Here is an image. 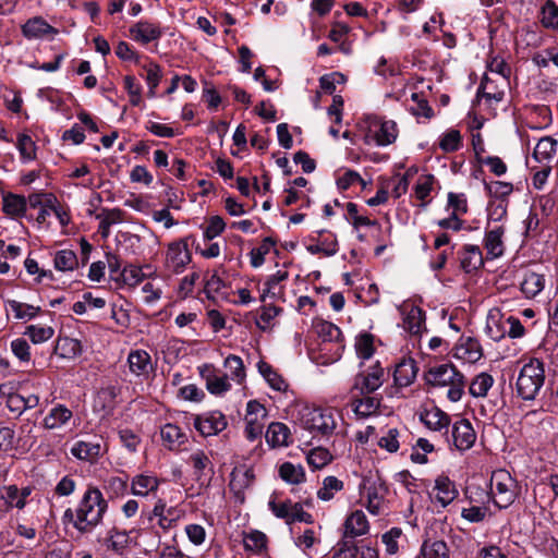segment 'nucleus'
Segmentation results:
<instances>
[{
    "label": "nucleus",
    "instance_id": "a19ab883",
    "mask_svg": "<svg viewBox=\"0 0 558 558\" xmlns=\"http://www.w3.org/2000/svg\"><path fill=\"white\" fill-rule=\"evenodd\" d=\"M7 311H12L16 319L29 320L37 316L40 312L39 306L21 303L15 300H9L5 303Z\"/></svg>",
    "mask_w": 558,
    "mask_h": 558
},
{
    "label": "nucleus",
    "instance_id": "052dcab7",
    "mask_svg": "<svg viewBox=\"0 0 558 558\" xmlns=\"http://www.w3.org/2000/svg\"><path fill=\"white\" fill-rule=\"evenodd\" d=\"M124 88L130 96L132 106H138L142 101V86L133 75H126L123 78Z\"/></svg>",
    "mask_w": 558,
    "mask_h": 558
},
{
    "label": "nucleus",
    "instance_id": "680f3d73",
    "mask_svg": "<svg viewBox=\"0 0 558 558\" xmlns=\"http://www.w3.org/2000/svg\"><path fill=\"white\" fill-rule=\"evenodd\" d=\"M184 532L187 536V539L194 546H202L205 543L206 537H207L205 527L197 523L186 524L184 527Z\"/></svg>",
    "mask_w": 558,
    "mask_h": 558
},
{
    "label": "nucleus",
    "instance_id": "6e6d98bb",
    "mask_svg": "<svg viewBox=\"0 0 558 558\" xmlns=\"http://www.w3.org/2000/svg\"><path fill=\"white\" fill-rule=\"evenodd\" d=\"M435 178L432 174L421 175L414 187V195L422 202V205H426L427 198L433 190Z\"/></svg>",
    "mask_w": 558,
    "mask_h": 558
},
{
    "label": "nucleus",
    "instance_id": "f257e3e1",
    "mask_svg": "<svg viewBox=\"0 0 558 558\" xmlns=\"http://www.w3.org/2000/svg\"><path fill=\"white\" fill-rule=\"evenodd\" d=\"M107 508L108 504L101 492L96 487H88L75 508L74 529L81 534L90 533L101 523Z\"/></svg>",
    "mask_w": 558,
    "mask_h": 558
},
{
    "label": "nucleus",
    "instance_id": "4d7b16f0",
    "mask_svg": "<svg viewBox=\"0 0 558 558\" xmlns=\"http://www.w3.org/2000/svg\"><path fill=\"white\" fill-rule=\"evenodd\" d=\"M401 536L402 530L400 527H391L381 535V543L387 555L392 556L399 553V539Z\"/></svg>",
    "mask_w": 558,
    "mask_h": 558
},
{
    "label": "nucleus",
    "instance_id": "603ef678",
    "mask_svg": "<svg viewBox=\"0 0 558 558\" xmlns=\"http://www.w3.org/2000/svg\"><path fill=\"white\" fill-rule=\"evenodd\" d=\"M16 147L23 162H28L36 158V144L29 135L20 134L17 136Z\"/></svg>",
    "mask_w": 558,
    "mask_h": 558
},
{
    "label": "nucleus",
    "instance_id": "37998d69",
    "mask_svg": "<svg viewBox=\"0 0 558 558\" xmlns=\"http://www.w3.org/2000/svg\"><path fill=\"white\" fill-rule=\"evenodd\" d=\"M130 544V534L126 531L112 529L107 538V548L117 554H122Z\"/></svg>",
    "mask_w": 558,
    "mask_h": 558
},
{
    "label": "nucleus",
    "instance_id": "3c124183",
    "mask_svg": "<svg viewBox=\"0 0 558 558\" xmlns=\"http://www.w3.org/2000/svg\"><path fill=\"white\" fill-rule=\"evenodd\" d=\"M143 69L146 71L145 81L148 86V96L155 97L156 88L158 87L162 77L161 68L155 62H149L148 64H145Z\"/></svg>",
    "mask_w": 558,
    "mask_h": 558
},
{
    "label": "nucleus",
    "instance_id": "aec40b11",
    "mask_svg": "<svg viewBox=\"0 0 558 558\" xmlns=\"http://www.w3.org/2000/svg\"><path fill=\"white\" fill-rule=\"evenodd\" d=\"M558 148V141L551 136L542 137L533 151L532 158L541 165H550Z\"/></svg>",
    "mask_w": 558,
    "mask_h": 558
},
{
    "label": "nucleus",
    "instance_id": "79ce46f5",
    "mask_svg": "<svg viewBox=\"0 0 558 558\" xmlns=\"http://www.w3.org/2000/svg\"><path fill=\"white\" fill-rule=\"evenodd\" d=\"M288 278L287 271L278 270L276 274L268 277L264 283V288L260 294V301L265 302L267 298H276L279 292V284Z\"/></svg>",
    "mask_w": 558,
    "mask_h": 558
},
{
    "label": "nucleus",
    "instance_id": "7c9ffc66",
    "mask_svg": "<svg viewBox=\"0 0 558 558\" xmlns=\"http://www.w3.org/2000/svg\"><path fill=\"white\" fill-rule=\"evenodd\" d=\"M22 33L26 38L35 39L44 37L48 34H56L57 31L51 25H49L43 17L36 16L29 19L22 26Z\"/></svg>",
    "mask_w": 558,
    "mask_h": 558
},
{
    "label": "nucleus",
    "instance_id": "ddd939ff",
    "mask_svg": "<svg viewBox=\"0 0 558 558\" xmlns=\"http://www.w3.org/2000/svg\"><path fill=\"white\" fill-rule=\"evenodd\" d=\"M476 433L470 421L462 418L452 425V441L459 451H465L473 447Z\"/></svg>",
    "mask_w": 558,
    "mask_h": 558
},
{
    "label": "nucleus",
    "instance_id": "9d476101",
    "mask_svg": "<svg viewBox=\"0 0 558 558\" xmlns=\"http://www.w3.org/2000/svg\"><path fill=\"white\" fill-rule=\"evenodd\" d=\"M129 33L134 41L141 45H147L151 41L159 40L163 35V28L158 22L140 20L130 27Z\"/></svg>",
    "mask_w": 558,
    "mask_h": 558
},
{
    "label": "nucleus",
    "instance_id": "bf43d9fd",
    "mask_svg": "<svg viewBox=\"0 0 558 558\" xmlns=\"http://www.w3.org/2000/svg\"><path fill=\"white\" fill-rule=\"evenodd\" d=\"M355 351L360 359L368 360L374 354L373 336L364 333L357 337Z\"/></svg>",
    "mask_w": 558,
    "mask_h": 558
},
{
    "label": "nucleus",
    "instance_id": "9b49d317",
    "mask_svg": "<svg viewBox=\"0 0 558 558\" xmlns=\"http://www.w3.org/2000/svg\"><path fill=\"white\" fill-rule=\"evenodd\" d=\"M187 464L192 466L193 476L197 483L201 485L209 483L215 471L214 464L205 451L201 449L193 451L187 459Z\"/></svg>",
    "mask_w": 558,
    "mask_h": 558
},
{
    "label": "nucleus",
    "instance_id": "cd10ccee",
    "mask_svg": "<svg viewBox=\"0 0 558 558\" xmlns=\"http://www.w3.org/2000/svg\"><path fill=\"white\" fill-rule=\"evenodd\" d=\"M380 399L371 395H364L361 399H355L350 407L356 418H366L378 412Z\"/></svg>",
    "mask_w": 558,
    "mask_h": 558
},
{
    "label": "nucleus",
    "instance_id": "864d4df0",
    "mask_svg": "<svg viewBox=\"0 0 558 558\" xmlns=\"http://www.w3.org/2000/svg\"><path fill=\"white\" fill-rule=\"evenodd\" d=\"M485 190L496 201H507V197L513 191V185L510 182L504 181L485 182Z\"/></svg>",
    "mask_w": 558,
    "mask_h": 558
},
{
    "label": "nucleus",
    "instance_id": "338daca9",
    "mask_svg": "<svg viewBox=\"0 0 558 558\" xmlns=\"http://www.w3.org/2000/svg\"><path fill=\"white\" fill-rule=\"evenodd\" d=\"M478 94H481L483 97H485L488 100H495V101H501L504 98V92L497 90L493 86V82L490 78L485 75L480 87H478Z\"/></svg>",
    "mask_w": 558,
    "mask_h": 558
},
{
    "label": "nucleus",
    "instance_id": "a211bd4d",
    "mask_svg": "<svg viewBox=\"0 0 558 558\" xmlns=\"http://www.w3.org/2000/svg\"><path fill=\"white\" fill-rule=\"evenodd\" d=\"M128 364L130 372L138 377H147L153 371L151 357L145 350L131 351L128 356Z\"/></svg>",
    "mask_w": 558,
    "mask_h": 558
},
{
    "label": "nucleus",
    "instance_id": "f704fd0d",
    "mask_svg": "<svg viewBox=\"0 0 558 558\" xmlns=\"http://www.w3.org/2000/svg\"><path fill=\"white\" fill-rule=\"evenodd\" d=\"M403 328L412 335H418L424 327V312L415 305L404 308Z\"/></svg>",
    "mask_w": 558,
    "mask_h": 558
},
{
    "label": "nucleus",
    "instance_id": "0eeeda50",
    "mask_svg": "<svg viewBox=\"0 0 558 558\" xmlns=\"http://www.w3.org/2000/svg\"><path fill=\"white\" fill-rule=\"evenodd\" d=\"M386 380V372L379 362L361 371L354 379V388L362 395H371L383 386Z\"/></svg>",
    "mask_w": 558,
    "mask_h": 558
},
{
    "label": "nucleus",
    "instance_id": "a18cd8bd",
    "mask_svg": "<svg viewBox=\"0 0 558 558\" xmlns=\"http://www.w3.org/2000/svg\"><path fill=\"white\" fill-rule=\"evenodd\" d=\"M494 384V378L488 373H481L471 381L469 391L473 397H485Z\"/></svg>",
    "mask_w": 558,
    "mask_h": 558
},
{
    "label": "nucleus",
    "instance_id": "5fc2aeb1",
    "mask_svg": "<svg viewBox=\"0 0 558 558\" xmlns=\"http://www.w3.org/2000/svg\"><path fill=\"white\" fill-rule=\"evenodd\" d=\"M225 367L229 371L233 380L241 384L245 378L243 361L240 356L230 354L225 359Z\"/></svg>",
    "mask_w": 558,
    "mask_h": 558
},
{
    "label": "nucleus",
    "instance_id": "412c9836",
    "mask_svg": "<svg viewBox=\"0 0 558 558\" xmlns=\"http://www.w3.org/2000/svg\"><path fill=\"white\" fill-rule=\"evenodd\" d=\"M369 530V524L365 513L362 510L353 511L344 521V537L354 538L365 535Z\"/></svg>",
    "mask_w": 558,
    "mask_h": 558
},
{
    "label": "nucleus",
    "instance_id": "69168bd1",
    "mask_svg": "<svg viewBox=\"0 0 558 558\" xmlns=\"http://www.w3.org/2000/svg\"><path fill=\"white\" fill-rule=\"evenodd\" d=\"M225 228L226 223L220 216L210 217L204 230V239L207 241L215 239L225 231Z\"/></svg>",
    "mask_w": 558,
    "mask_h": 558
},
{
    "label": "nucleus",
    "instance_id": "6e6552de",
    "mask_svg": "<svg viewBox=\"0 0 558 558\" xmlns=\"http://www.w3.org/2000/svg\"><path fill=\"white\" fill-rule=\"evenodd\" d=\"M192 255L186 240H179L168 245L165 266L168 271L181 274L191 263Z\"/></svg>",
    "mask_w": 558,
    "mask_h": 558
},
{
    "label": "nucleus",
    "instance_id": "4c0bfd02",
    "mask_svg": "<svg viewBox=\"0 0 558 558\" xmlns=\"http://www.w3.org/2000/svg\"><path fill=\"white\" fill-rule=\"evenodd\" d=\"M280 477L289 484H300L305 481V472L302 465L284 462L279 468Z\"/></svg>",
    "mask_w": 558,
    "mask_h": 558
},
{
    "label": "nucleus",
    "instance_id": "b1692460",
    "mask_svg": "<svg viewBox=\"0 0 558 558\" xmlns=\"http://www.w3.org/2000/svg\"><path fill=\"white\" fill-rule=\"evenodd\" d=\"M163 446L169 450H179L187 441L186 434L177 425L168 423L160 429Z\"/></svg>",
    "mask_w": 558,
    "mask_h": 558
},
{
    "label": "nucleus",
    "instance_id": "c03bdc74",
    "mask_svg": "<svg viewBox=\"0 0 558 558\" xmlns=\"http://www.w3.org/2000/svg\"><path fill=\"white\" fill-rule=\"evenodd\" d=\"M417 558H449V549L444 541L424 542Z\"/></svg>",
    "mask_w": 558,
    "mask_h": 558
},
{
    "label": "nucleus",
    "instance_id": "393cba45",
    "mask_svg": "<svg viewBox=\"0 0 558 558\" xmlns=\"http://www.w3.org/2000/svg\"><path fill=\"white\" fill-rule=\"evenodd\" d=\"M266 441L272 447H287L291 442L290 428L280 422L271 423L266 430Z\"/></svg>",
    "mask_w": 558,
    "mask_h": 558
},
{
    "label": "nucleus",
    "instance_id": "ea45409f",
    "mask_svg": "<svg viewBox=\"0 0 558 558\" xmlns=\"http://www.w3.org/2000/svg\"><path fill=\"white\" fill-rule=\"evenodd\" d=\"M306 461L313 470H320L332 461V454L324 447H315L306 453Z\"/></svg>",
    "mask_w": 558,
    "mask_h": 558
},
{
    "label": "nucleus",
    "instance_id": "8fccbe9b",
    "mask_svg": "<svg viewBox=\"0 0 558 558\" xmlns=\"http://www.w3.org/2000/svg\"><path fill=\"white\" fill-rule=\"evenodd\" d=\"M24 335L27 336L35 344L43 343L51 339L54 329L50 326L29 325L26 327Z\"/></svg>",
    "mask_w": 558,
    "mask_h": 558
},
{
    "label": "nucleus",
    "instance_id": "2f4dec72",
    "mask_svg": "<svg viewBox=\"0 0 558 558\" xmlns=\"http://www.w3.org/2000/svg\"><path fill=\"white\" fill-rule=\"evenodd\" d=\"M545 287V278L543 275L534 272V271H526L523 276V279L520 283L521 292L525 295L527 299H533L537 294H539Z\"/></svg>",
    "mask_w": 558,
    "mask_h": 558
},
{
    "label": "nucleus",
    "instance_id": "39448f33",
    "mask_svg": "<svg viewBox=\"0 0 558 558\" xmlns=\"http://www.w3.org/2000/svg\"><path fill=\"white\" fill-rule=\"evenodd\" d=\"M300 422L305 429L323 437L330 436L337 426L332 409L306 408L301 414Z\"/></svg>",
    "mask_w": 558,
    "mask_h": 558
},
{
    "label": "nucleus",
    "instance_id": "c9c22d12",
    "mask_svg": "<svg viewBox=\"0 0 558 558\" xmlns=\"http://www.w3.org/2000/svg\"><path fill=\"white\" fill-rule=\"evenodd\" d=\"M101 452V446L99 442H93V441H84L80 440L76 441L73 447L71 448V453L80 459V460H86V461H94L96 460Z\"/></svg>",
    "mask_w": 558,
    "mask_h": 558
},
{
    "label": "nucleus",
    "instance_id": "1a4fd4ad",
    "mask_svg": "<svg viewBox=\"0 0 558 558\" xmlns=\"http://www.w3.org/2000/svg\"><path fill=\"white\" fill-rule=\"evenodd\" d=\"M398 137V126L392 120L375 119L368 126L366 140L374 142L377 146H388Z\"/></svg>",
    "mask_w": 558,
    "mask_h": 558
},
{
    "label": "nucleus",
    "instance_id": "49530a36",
    "mask_svg": "<svg viewBox=\"0 0 558 558\" xmlns=\"http://www.w3.org/2000/svg\"><path fill=\"white\" fill-rule=\"evenodd\" d=\"M78 262L76 254L71 250L58 251L54 255L53 265L59 271H70L76 268Z\"/></svg>",
    "mask_w": 558,
    "mask_h": 558
},
{
    "label": "nucleus",
    "instance_id": "6ab92c4d",
    "mask_svg": "<svg viewBox=\"0 0 558 558\" xmlns=\"http://www.w3.org/2000/svg\"><path fill=\"white\" fill-rule=\"evenodd\" d=\"M507 316L500 313L499 310H492L488 313L485 331L486 335L494 341H500L507 336L506 325Z\"/></svg>",
    "mask_w": 558,
    "mask_h": 558
},
{
    "label": "nucleus",
    "instance_id": "c756f323",
    "mask_svg": "<svg viewBox=\"0 0 558 558\" xmlns=\"http://www.w3.org/2000/svg\"><path fill=\"white\" fill-rule=\"evenodd\" d=\"M96 218L99 220L98 231L102 238H108L113 225L123 222L124 211L120 208L102 209Z\"/></svg>",
    "mask_w": 558,
    "mask_h": 558
},
{
    "label": "nucleus",
    "instance_id": "0e129e2a",
    "mask_svg": "<svg viewBox=\"0 0 558 558\" xmlns=\"http://www.w3.org/2000/svg\"><path fill=\"white\" fill-rule=\"evenodd\" d=\"M206 387L213 395H222L228 391L231 385L228 381L227 376H209L206 379Z\"/></svg>",
    "mask_w": 558,
    "mask_h": 558
},
{
    "label": "nucleus",
    "instance_id": "473e14b6",
    "mask_svg": "<svg viewBox=\"0 0 558 558\" xmlns=\"http://www.w3.org/2000/svg\"><path fill=\"white\" fill-rule=\"evenodd\" d=\"M417 368L413 360H405L399 363L393 373L395 384L399 387L410 386L416 378Z\"/></svg>",
    "mask_w": 558,
    "mask_h": 558
},
{
    "label": "nucleus",
    "instance_id": "09e8293b",
    "mask_svg": "<svg viewBox=\"0 0 558 558\" xmlns=\"http://www.w3.org/2000/svg\"><path fill=\"white\" fill-rule=\"evenodd\" d=\"M257 367L262 376L267 380L272 389L277 391H282L286 389L284 380L279 374H277L276 371L272 369L268 363L259 361Z\"/></svg>",
    "mask_w": 558,
    "mask_h": 558
},
{
    "label": "nucleus",
    "instance_id": "de8ad7c7",
    "mask_svg": "<svg viewBox=\"0 0 558 558\" xmlns=\"http://www.w3.org/2000/svg\"><path fill=\"white\" fill-rule=\"evenodd\" d=\"M243 545L246 550L259 554L266 548L267 536L260 531H251L244 534Z\"/></svg>",
    "mask_w": 558,
    "mask_h": 558
},
{
    "label": "nucleus",
    "instance_id": "13d9d810",
    "mask_svg": "<svg viewBox=\"0 0 558 558\" xmlns=\"http://www.w3.org/2000/svg\"><path fill=\"white\" fill-rule=\"evenodd\" d=\"M275 245V242L270 238H266L260 246L253 248L250 252L251 256V265L254 268L260 267L265 262V255L270 251V248Z\"/></svg>",
    "mask_w": 558,
    "mask_h": 558
},
{
    "label": "nucleus",
    "instance_id": "423d86ee",
    "mask_svg": "<svg viewBox=\"0 0 558 558\" xmlns=\"http://www.w3.org/2000/svg\"><path fill=\"white\" fill-rule=\"evenodd\" d=\"M490 494L494 504L500 508H508L517 497V483L506 470L493 472L490 477Z\"/></svg>",
    "mask_w": 558,
    "mask_h": 558
},
{
    "label": "nucleus",
    "instance_id": "dca6fc26",
    "mask_svg": "<svg viewBox=\"0 0 558 558\" xmlns=\"http://www.w3.org/2000/svg\"><path fill=\"white\" fill-rule=\"evenodd\" d=\"M73 418L72 411L64 404L53 405L44 418V427L47 429H63Z\"/></svg>",
    "mask_w": 558,
    "mask_h": 558
},
{
    "label": "nucleus",
    "instance_id": "a878e982",
    "mask_svg": "<svg viewBox=\"0 0 558 558\" xmlns=\"http://www.w3.org/2000/svg\"><path fill=\"white\" fill-rule=\"evenodd\" d=\"M434 492L435 499L441 505V507L448 506L458 496L454 483L447 476H439L436 478Z\"/></svg>",
    "mask_w": 558,
    "mask_h": 558
},
{
    "label": "nucleus",
    "instance_id": "c85d7f7f",
    "mask_svg": "<svg viewBox=\"0 0 558 558\" xmlns=\"http://www.w3.org/2000/svg\"><path fill=\"white\" fill-rule=\"evenodd\" d=\"M538 21L545 29L558 34V4L554 0H546L542 4Z\"/></svg>",
    "mask_w": 558,
    "mask_h": 558
},
{
    "label": "nucleus",
    "instance_id": "2eb2a0df",
    "mask_svg": "<svg viewBox=\"0 0 558 558\" xmlns=\"http://www.w3.org/2000/svg\"><path fill=\"white\" fill-rule=\"evenodd\" d=\"M195 428L204 437L217 435L227 427V420L221 412H211L197 416L194 422Z\"/></svg>",
    "mask_w": 558,
    "mask_h": 558
},
{
    "label": "nucleus",
    "instance_id": "4be33fe9",
    "mask_svg": "<svg viewBox=\"0 0 558 558\" xmlns=\"http://www.w3.org/2000/svg\"><path fill=\"white\" fill-rule=\"evenodd\" d=\"M27 501H23L19 494V487L14 484L0 487V511L9 512L13 508L23 510Z\"/></svg>",
    "mask_w": 558,
    "mask_h": 558
},
{
    "label": "nucleus",
    "instance_id": "4468645a",
    "mask_svg": "<svg viewBox=\"0 0 558 558\" xmlns=\"http://www.w3.org/2000/svg\"><path fill=\"white\" fill-rule=\"evenodd\" d=\"M421 422L430 430L448 433L450 416L438 407L425 408L420 412Z\"/></svg>",
    "mask_w": 558,
    "mask_h": 558
},
{
    "label": "nucleus",
    "instance_id": "f8f14e48",
    "mask_svg": "<svg viewBox=\"0 0 558 558\" xmlns=\"http://www.w3.org/2000/svg\"><path fill=\"white\" fill-rule=\"evenodd\" d=\"M316 330L325 344L323 350H328L327 345L333 343V361H337L344 349L343 335L340 328L332 323L320 322L316 325Z\"/></svg>",
    "mask_w": 558,
    "mask_h": 558
},
{
    "label": "nucleus",
    "instance_id": "5701e85b",
    "mask_svg": "<svg viewBox=\"0 0 558 558\" xmlns=\"http://www.w3.org/2000/svg\"><path fill=\"white\" fill-rule=\"evenodd\" d=\"M460 264L465 272H472L484 264L482 251L478 245L466 244L459 253Z\"/></svg>",
    "mask_w": 558,
    "mask_h": 558
},
{
    "label": "nucleus",
    "instance_id": "774afa93",
    "mask_svg": "<svg viewBox=\"0 0 558 558\" xmlns=\"http://www.w3.org/2000/svg\"><path fill=\"white\" fill-rule=\"evenodd\" d=\"M317 543H319V538L316 535V532L312 529H306L294 541L295 546L304 553H306L308 549H311Z\"/></svg>",
    "mask_w": 558,
    "mask_h": 558
},
{
    "label": "nucleus",
    "instance_id": "7ed1b4c3",
    "mask_svg": "<svg viewBox=\"0 0 558 558\" xmlns=\"http://www.w3.org/2000/svg\"><path fill=\"white\" fill-rule=\"evenodd\" d=\"M359 493L363 505L371 514L379 515L384 513L388 487L377 473L369 472L362 476Z\"/></svg>",
    "mask_w": 558,
    "mask_h": 558
},
{
    "label": "nucleus",
    "instance_id": "20e7f679",
    "mask_svg": "<svg viewBox=\"0 0 558 558\" xmlns=\"http://www.w3.org/2000/svg\"><path fill=\"white\" fill-rule=\"evenodd\" d=\"M545 381L544 363L538 359H531L520 369L517 378V392L526 401L534 400Z\"/></svg>",
    "mask_w": 558,
    "mask_h": 558
},
{
    "label": "nucleus",
    "instance_id": "58836bf2",
    "mask_svg": "<svg viewBox=\"0 0 558 558\" xmlns=\"http://www.w3.org/2000/svg\"><path fill=\"white\" fill-rule=\"evenodd\" d=\"M344 484L336 476L329 475L324 478L322 487L317 490L318 499L329 501L333 499L335 495L341 492Z\"/></svg>",
    "mask_w": 558,
    "mask_h": 558
},
{
    "label": "nucleus",
    "instance_id": "f03ea898",
    "mask_svg": "<svg viewBox=\"0 0 558 558\" xmlns=\"http://www.w3.org/2000/svg\"><path fill=\"white\" fill-rule=\"evenodd\" d=\"M428 385L437 387H446L447 397L450 401H459L464 392V376L451 364H440L433 366L425 375Z\"/></svg>",
    "mask_w": 558,
    "mask_h": 558
},
{
    "label": "nucleus",
    "instance_id": "e433bc0d",
    "mask_svg": "<svg viewBox=\"0 0 558 558\" xmlns=\"http://www.w3.org/2000/svg\"><path fill=\"white\" fill-rule=\"evenodd\" d=\"M27 201L24 196L8 193L3 196V211L12 217H22L25 215Z\"/></svg>",
    "mask_w": 558,
    "mask_h": 558
},
{
    "label": "nucleus",
    "instance_id": "f3484780",
    "mask_svg": "<svg viewBox=\"0 0 558 558\" xmlns=\"http://www.w3.org/2000/svg\"><path fill=\"white\" fill-rule=\"evenodd\" d=\"M483 355L478 340L468 337L462 338L454 348V356L466 363H475Z\"/></svg>",
    "mask_w": 558,
    "mask_h": 558
},
{
    "label": "nucleus",
    "instance_id": "72a5a7b5",
    "mask_svg": "<svg viewBox=\"0 0 558 558\" xmlns=\"http://www.w3.org/2000/svg\"><path fill=\"white\" fill-rule=\"evenodd\" d=\"M159 481L156 476L148 474H138L133 477L131 483L132 494L145 497L157 490Z\"/></svg>",
    "mask_w": 558,
    "mask_h": 558
},
{
    "label": "nucleus",
    "instance_id": "e2e57ef3",
    "mask_svg": "<svg viewBox=\"0 0 558 558\" xmlns=\"http://www.w3.org/2000/svg\"><path fill=\"white\" fill-rule=\"evenodd\" d=\"M460 145L461 135L460 132L457 130H450L447 133H445L439 142V147L446 153L458 150Z\"/></svg>",
    "mask_w": 558,
    "mask_h": 558
},
{
    "label": "nucleus",
    "instance_id": "bb28decb",
    "mask_svg": "<svg viewBox=\"0 0 558 558\" xmlns=\"http://www.w3.org/2000/svg\"><path fill=\"white\" fill-rule=\"evenodd\" d=\"M504 234L505 228L502 226H497L486 232L484 238V247L487 251V255L492 258L500 257L504 254Z\"/></svg>",
    "mask_w": 558,
    "mask_h": 558
}]
</instances>
